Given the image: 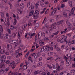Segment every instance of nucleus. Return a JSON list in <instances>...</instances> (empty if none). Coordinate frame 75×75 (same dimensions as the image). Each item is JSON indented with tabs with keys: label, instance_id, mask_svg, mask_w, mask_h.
I'll list each match as a JSON object with an SVG mask.
<instances>
[{
	"label": "nucleus",
	"instance_id": "f257e3e1",
	"mask_svg": "<svg viewBox=\"0 0 75 75\" xmlns=\"http://www.w3.org/2000/svg\"><path fill=\"white\" fill-rule=\"evenodd\" d=\"M6 57L5 56L3 55L1 57V63H4L6 61Z\"/></svg>",
	"mask_w": 75,
	"mask_h": 75
},
{
	"label": "nucleus",
	"instance_id": "f03ea898",
	"mask_svg": "<svg viewBox=\"0 0 75 75\" xmlns=\"http://www.w3.org/2000/svg\"><path fill=\"white\" fill-rule=\"evenodd\" d=\"M16 64L15 63V62L14 63V61H12L10 65L9 66L10 67H12V69H14V68H15V67H16V65L15 64Z\"/></svg>",
	"mask_w": 75,
	"mask_h": 75
},
{
	"label": "nucleus",
	"instance_id": "7ed1b4c3",
	"mask_svg": "<svg viewBox=\"0 0 75 75\" xmlns=\"http://www.w3.org/2000/svg\"><path fill=\"white\" fill-rule=\"evenodd\" d=\"M7 35H6L5 34H4L2 35V36H1V37H0V38L2 40H4L5 38H6L7 37Z\"/></svg>",
	"mask_w": 75,
	"mask_h": 75
},
{
	"label": "nucleus",
	"instance_id": "20e7f679",
	"mask_svg": "<svg viewBox=\"0 0 75 75\" xmlns=\"http://www.w3.org/2000/svg\"><path fill=\"white\" fill-rule=\"evenodd\" d=\"M67 41L66 39L65 38H63L60 40V43H62V42H65Z\"/></svg>",
	"mask_w": 75,
	"mask_h": 75
},
{
	"label": "nucleus",
	"instance_id": "39448f33",
	"mask_svg": "<svg viewBox=\"0 0 75 75\" xmlns=\"http://www.w3.org/2000/svg\"><path fill=\"white\" fill-rule=\"evenodd\" d=\"M33 16L34 18L35 19H37V18H38V15L35 13H34L33 15Z\"/></svg>",
	"mask_w": 75,
	"mask_h": 75
},
{
	"label": "nucleus",
	"instance_id": "423d86ee",
	"mask_svg": "<svg viewBox=\"0 0 75 75\" xmlns=\"http://www.w3.org/2000/svg\"><path fill=\"white\" fill-rule=\"evenodd\" d=\"M28 34L30 37V38H31L33 36H34L35 35V33H33L32 34L31 33H28Z\"/></svg>",
	"mask_w": 75,
	"mask_h": 75
},
{
	"label": "nucleus",
	"instance_id": "0eeeda50",
	"mask_svg": "<svg viewBox=\"0 0 75 75\" xmlns=\"http://www.w3.org/2000/svg\"><path fill=\"white\" fill-rule=\"evenodd\" d=\"M40 52H38V53H36L35 54V55L34 56V58L35 59H37L39 56L40 55Z\"/></svg>",
	"mask_w": 75,
	"mask_h": 75
},
{
	"label": "nucleus",
	"instance_id": "6e6552de",
	"mask_svg": "<svg viewBox=\"0 0 75 75\" xmlns=\"http://www.w3.org/2000/svg\"><path fill=\"white\" fill-rule=\"evenodd\" d=\"M70 62V60H67L66 61V65L67 67H68L70 65L69 63Z\"/></svg>",
	"mask_w": 75,
	"mask_h": 75
},
{
	"label": "nucleus",
	"instance_id": "1a4fd4ad",
	"mask_svg": "<svg viewBox=\"0 0 75 75\" xmlns=\"http://www.w3.org/2000/svg\"><path fill=\"white\" fill-rule=\"evenodd\" d=\"M71 11L69 13V16H74V10H72V9L71 10Z\"/></svg>",
	"mask_w": 75,
	"mask_h": 75
},
{
	"label": "nucleus",
	"instance_id": "9d476101",
	"mask_svg": "<svg viewBox=\"0 0 75 75\" xmlns=\"http://www.w3.org/2000/svg\"><path fill=\"white\" fill-rule=\"evenodd\" d=\"M3 29L2 27V26H1V28H0V37H1V36L2 35V34H3Z\"/></svg>",
	"mask_w": 75,
	"mask_h": 75
},
{
	"label": "nucleus",
	"instance_id": "9b49d317",
	"mask_svg": "<svg viewBox=\"0 0 75 75\" xmlns=\"http://www.w3.org/2000/svg\"><path fill=\"white\" fill-rule=\"evenodd\" d=\"M7 48L8 50H11L12 48V46L10 45H7Z\"/></svg>",
	"mask_w": 75,
	"mask_h": 75
},
{
	"label": "nucleus",
	"instance_id": "f8f14e48",
	"mask_svg": "<svg viewBox=\"0 0 75 75\" xmlns=\"http://www.w3.org/2000/svg\"><path fill=\"white\" fill-rule=\"evenodd\" d=\"M34 11H30L29 14V16H30V17L31 16H33V14H34Z\"/></svg>",
	"mask_w": 75,
	"mask_h": 75
},
{
	"label": "nucleus",
	"instance_id": "ddd939ff",
	"mask_svg": "<svg viewBox=\"0 0 75 75\" xmlns=\"http://www.w3.org/2000/svg\"><path fill=\"white\" fill-rule=\"evenodd\" d=\"M10 24V22L9 21H8L7 22L6 27H7H7H8Z\"/></svg>",
	"mask_w": 75,
	"mask_h": 75
},
{
	"label": "nucleus",
	"instance_id": "4468645a",
	"mask_svg": "<svg viewBox=\"0 0 75 75\" xmlns=\"http://www.w3.org/2000/svg\"><path fill=\"white\" fill-rule=\"evenodd\" d=\"M66 23L67 25H68V26H69L70 27H71V23H70V22H69V21H66Z\"/></svg>",
	"mask_w": 75,
	"mask_h": 75
},
{
	"label": "nucleus",
	"instance_id": "2eb2a0df",
	"mask_svg": "<svg viewBox=\"0 0 75 75\" xmlns=\"http://www.w3.org/2000/svg\"><path fill=\"white\" fill-rule=\"evenodd\" d=\"M46 48H47V47H46V46L42 47L41 49V50L40 51H42V52L44 51L46 49Z\"/></svg>",
	"mask_w": 75,
	"mask_h": 75
},
{
	"label": "nucleus",
	"instance_id": "dca6fc26",
	"mask_svg": "<svg viewBox=\"0 0 75 75\" xmlns=\"http://www.w3.org/2000/svg\"><path fill=\"white\" fill-rule=\"evenodd\" d=\"M46 49L45 50V52H48V51H50V47H47Z\"/></svg>",
	"mask_w": 75,
	"mask_h": 75
},
{
	"label": "nucleus",
	"instance_id": "f3484780",
	"mask_svg": "<svg viewBox=\"0 0 75 75\" xmlns=\"http://www.w3.org/2000/svg\"><path fill=\"white\" fill-rule=\"evenodd\" d=\"M50 39V38L48 37H46L45 38H44V39H42L43 41H45V40H49Z\"/></svg>",
	"mask_w": 75,
	"mask_h": 75
},
{
	"label": "nucleus",
	"instance_id": "a211bd4d",
	"mask_svg": "<svg viewBox=\"0 0 75 75\" xmlns=\"http://www.w3.org/2000/svg\"><path fill=\"white\" fill-rule=\"evenodd\" d=\"M28 75H30L31 73V70L30 69H28Z\"/></svg>",
	"mask_w": 75,
	"mask_h": 75
},
{
	"label": "nucleus",
	"instance_id": "6ab92c4d",
	"mask_svg": "<svg viewBox=\"0 0 75 75\" xmlns=\"http://www.w3.org/2000/svg\"><path fill=\"white\" fill-rule=\"evenodd\" d=\"M12 43H13V44H16H16L18 43V41L17 40H13L12 41Z\"/></svg>",
	"mask_w": 75,
	"mask_h": 75
},
{
	"label": "nucleus",
	"instance_id": "aec40b11",
	"mask_svg": "<svg viewBox=\"0 0 75 75\" xmlns=\"http://www.w3.org/2000/svg\"><path fill=\"white\" fill-rule=\"evenodd\" d=\"M0 67L1 68H5V65L3 64H1L0 65Z\"/></svg>",
	"mask_w": 75,
	"mask_h": 75
},
{
	"label": "nucleus",
	"instance_id": "412c9836",
	"mask_svg": "<svg viewBox=\"0 0 75 75\" xmlns=\"http://www.w3.org/2000/svg\"><path fill=\"white\" fill-rule=\"evenodd\" d=\"M51 27L53 29H56V28H57L56 26L55 25V24H52L51 25Z\"/></svg>",
	"mask_w": 75,
	"mask_h": 75
},
{
	"label": "nucleus",
	"instance_id": "4be33fe9",
	"mask_svg": "<svg viewBox=\"0 0 75 75\" xmlns=\"http://www.w3.org/2000/svg\"><path fill=\"white\" fill-rule=\"evenodd\" d=\"M20 59H18L15 61V64H18V63H19V62H20Z\"/></svg>",
	"mask_w": 75,
	"mask_h": 75
},
{
	"label": "nucleus",
	"instance_id": "5701e85b",
	"mask_svg": "<svg viewBox=\"0 0 75 75\" xmlns=\"http://www.w3.org/2000/svg\"><path fill=\"white\" fill-rule=\"evenodd\" d=\"M63 15L64 17L66 18H67L68 17V16L67 15V13L66 12H64L63 13Z\"/></svg>",
	"mask_w": 75,
	"mask_h": 75
},
{
	"label": "nucleus",
	"instance_id": "b1692460",
	"mask_svg": "<svg viewBox=\"0 0 75 75\" xmlns=\"http://www.w3.org/2000/svg\"><path fill=\"white\" fill-rule=\"evenodd\" d=\"M20 8H24V4H23V3H21L20 5Z\"/></svg>",
	"mask_w": 75,
	"mask_h": 75
},
{
	"label": "nucleus",
	"instance_id": "393cba45",
	"mask_svg": "<svg viewBox=\"0 0 75 75\" xmlns=\"http://www.w3.org/2000/svg\"><path fill=\"white\" fill-rule=\"evenodd\" d=\"M6 52V51L5 50H0V52L1 54H4Z\"/></svg>",
	"mask_w": 75,
	"mask_h": 75
},
{
	"label": "nucleus",
	"instance_id": "a878e982",
	"mask_svg": "<svg viewBox=\"0 0 75 75\" xmlns=\"http://www.w3.org/2000/svg\"><path fill=\"white\" fill-rule=\"evenodd\" d=\"M42 36V32H40L38 33V37L39 38H40V37H41Z\"/></svg>",
	"mask_w": 75,
	"mask_h": 75
},
{
	"label": "nucleus",
	"instance_id": "bb28decb",
	"mask_svg": "<svg viewBox=\"0 0 75 75\" xmlns=\"http://www.w3.org/2000/svg\"><path fill=\"white\" fill-rule=\"evenodd\" d=\"M69 4L70 7H72V6H73L72 5V1L69 2Z\"/></svg>",
	"mask_w": 75,
	"mask_h": 75
},
{
	"label": "nucleus",
	"instance_id": "cd10ccee",
	"mask_svg": "<svg viewBox=\"0 0 75 75\" xmlns=\"http://www.w3.org/2000/svg\"><path fill=\"white\" fill-rule=\"evenodd\" d=\"M39 4H40V2L39 1H38L36 4L35 5V7H36V8H38V7L39 6Z\"/></svg>",
	"mask_w": 75,
	"mask_h": 75
},
{
	"label": "nucleus",
	"instance_id": "c85d7f7f",
	"mask_svg": "<svg viewBox=\"0 0 75 75\" xmlns=\"http://www.w3.org/2000/svg\"><path fill=\"white\" fill-rule=\"evenodd\" d=\"M27 63H26V65H24L23 67V69H26L27 68Z\"/></svg>",
	"mask_w": 75,
	"mask_h": 75
},
{
	"label": "nucleus",
	"instance_id": "c756f323",
	"mask_svg": "<svg viewBox=\"0 0 75 75\" xmlns=\"http://www.w3.org/2000/svg\"><path fill=\"white\" fill-rule=\"evenodd\" d=\"M1 18H3L4 16V12H1Z\"/></svg>",
	"mask_w": 75,
	"mask_h": 75
},
{
	"label": "nucleus",
	"instance_id": "7c9ffc66",
	"mask_svg": "<svg viewBox=\"0 0 75 75\" xmlns=\"http://www.w3.org/2000/svg\"><path fill=\"white\" fill-rule=\"evenodd\" d=\"M53 59L52 57H49L47 59V60H50V61H52V60Z\"/></svg>",
	"mask_w": 75,
	"mask_h": 75
},
{
	"label": "nucleus",
	"instance_id": "2f4dec72",
	"mask_svg": "<svg viewBox=\"0 0 75 75\" xmlns=\"http://www.w3.org/2000/svg\"><path fill=\"white\" fill-rule=\"evenodd\" d=\"M15 55H17V57H18V56H20V55H21V53H19L18 52H16L15 53Z\"/></svg>",
	"mask_w": 75,
	"mask_h": 75
},
{
	"label": "nucleus",
	"instance_id": "473e14b6",
	"mask_svg": "<svg viewBox=\"0 0 75 75\" xmlns=\"http://www.w3.org/2000/svg\"><path fill=\"white\" fill-rule=\"evenodd\" d=\"M53 69H55L57 68V64H54L53 65L52 67Z\"/></svg>",
	"mask_w": 75,
	"mask_h": 75
},
{
	"label": "nucleus",
	"instance_id": "72a5a7b5",
	"mask_svg": "<svg viewBox=\"0 0 75 75\" xmlns=\"http://www.w3.org/2000/svg\"><path fill=\"white\" fill-rule=\"evenodd\" d=\"M11 37L10 36L8 35H7L6 38L7 39V40H10V39H11Z\"/></svg>",
	"mask_w": 75,
	"mask_h": 75
},
{
	"label": "nucleus",
	"instance_id": "f704fd0d",
	"mask_svg": "<svg viewBox=\"0 0 75 75\" xmlns=\"http://www.w3.org/2000/svg\"><path fill=\"white\" fill-rule=\"evenodd\" d=\"M39 27V24L38 23H36L35 26V29H37Z\"/></svg>",
	"mask_w": 75,
	"mask_h": 75
},
{
	"label": "nucleus",
	"instance_id": "c9c22d12",
	"mask_svg": "<svg viewBox=\"0 0 75 75\" xmlns=\"http://www.w3.org/2000/svg\"><path fill=\"white\" fill-rule=\"evenodd\" d=\"M49 56H50L51 55H52V54H53V52H49L47 54Z\"/></svg>",
	"mask_w": 75,
	"mask_h": 75
},
{
	"label": "nucleus",
	"instance_id": "e433bc0d",
	"mask_svg": "<svg viewBox=\"0 0 75 75\" xmlns=\"http://www.w3.org/2000/svg\"><path fill=\"white\" fill-rule=\"evenodd\" d=\"M42 62H40L38 64V67H41V66H42Z\"/></svg>",
	"mask_w": 75,
	"mask_h": 75
},
{
	"label": "nucleus",
	"instance_id": "4c0bfd02",
	"mask_svg": "<svg viewBox=\"0 0 75 75\" xmlns=\"http://www.w3.org/2000/svg\"><path fill=\"white\" fill-rule=\"evenodd\" d=\"M39 73H40V72H39V71H35L34 72V74L37 75V74H39Z\"/></svg>",
	"mask_w": 75,
	"mask_h": 75
},
{
	"label": "nucleus",
	"instance_id": "58836bf2",
	"mask_svg": "<svg viewBox=\"0 0 75 75\" xmlns=\"http://www.w3.org/2000/svg\"><path fill=\"white\" fill-rule=\"evenodd\" d=\"M63 21H64L62 20V21L58 22L57 23V24H58V25H59V24H62V22H63Z\"/></svg>",
	"mask_w": 75,
	"mask_h": 75
},
{
	"label": "nucleus",
	"instance_id": "ea45409f",
	"mask_svg": "<svg viewBox=\"0 0 75 75\" xmlns=\"http://www.w3.org/2000/svg\"><path fill=\"white\" fill-rule=\"evenodd\" d=\"M16 33H13L12 35H11V37L13 38H15V37H16Z\"/></svg>",
	"mask_w": 75,
	"mask_h": 75
},
{
	"label": "nucleus",
	"instance_id": "a19ab883",
	"mask_svg": "<svg viewBox=\"0 0 75 75\" xmlns=\"http://www.w3.org/2000/svg\"><path fill=\"white\" fill-rule=\"evenodd\" d=\"M35 14H38V15L39 14V13H40V12H39V11L38 10H36L35 11Z\"/></svg>",
	"mask_w": 75,
	"mask_h": 75
},
{
	"label": "nucleus",
	"instance_id": "79ce46f5",
	"mask_svg": "<svg viewBox=\"0 0 75 75\" xmlns=\"http://www.w3.org/2000/svg\"><path fill=\"white\" fill-rule=\"evenodd\" d=\"M47 67H49V69H51V68H52V66L51 65L49 64H47Z\"/></svg>",
	"mask_w": 75,
	"mask_h": 75
},
{
	"label": "nucleus",
	"instance_id": "37998d69",
	"mask_svg": "<svg viewBox=\"0 0 75 75\" xmlns=\"http://www.w3.org/2000/svg\"><path fill=\"white\" fill-rule=\"evenodd\" d=\"M42 35L43 37H45V34L44 32H43L42 33Z\"/></svg>",
	"mask_w": 75,
	"mask_h": 75
},
{
	"label": "nucleus",
	"instance_id": "c03bdc74",
	"mask_svg": "<svg viewBox=\"0 0 75 75\" xmlns=\"http://www.w3.org/2000/svg\"><path fill=\"white\" fill-rule=\"evenodd\" d=\"M27 7L28 8H30V7H31V5H30V3H28V4Z\"/></svg>",
	"mask_w": 75,
	"mask_h": 75
},
{
	"label": "nucleus",
	"instance_id": "a18cd8bd",
	"mask_svg": "<svg viewBox=\"0 0 75 75\" xmlns=\"http://www.w3.org/2000/svg\"><path fill=\"white\" fill-rule=\"evenodd\" d=\"M58 59V61H61L62 59V58L61 57H59L57 58Z\"/></svg>",
	"mask_w": 75,
	"mask_h": 75
},
{
	"label": "nucleus",
	"instance_id": "49530a36",
	"mask_svg": "<svg viewBox=\"0 0 75 75\" xmlns=\"http://www.w3.org/2000/svg\"><path fill=\"white\" fill-rule=\"evenodd\" d=\"M18 38H19V39H20V32L19 31L18 32Z\"/></svg>",
	"mask_w": 75,
	"mask_h": 75
},
{
	"label": "nucleus",
	"instance_id": "de8ad7c7",
	"mask_svg": "<svg viewBox=\"0 0 75 75\" xmlns=\"http://www.w3.org/2000/svg\"><path fill=\"white\" fill-rule=\"evenodd\" d=\"M7 31L8 32V34H11V30L9 29H8L7 30Z\"/></svg>",
	"mask_w": 75,
	"mask_h": 75
},
{
	"label": "nucleus",
	"instance_id": "09e8293b",
	"mask_svg": "<svg viewBox=\"0 0 75 75\" xmlns=\"http://www.w3.org/2000/svg\"><path fill=\"white\" fill-rule=\"evenodd\" d=\"M44 27L45 28H47V23L46 22H45L44 24Z\"/></svg>",
	"mask_w": 75,
	"mask_h": 75
},
{
	"label": "nucleus",
	"instance_id": "8fccbe9b",
	"mask_svg": "<svg viewBox=\"0 0 75 75\" xmlns=\"http://www.w3.org/2000/svg\"><path fill=\"white\" fill-rule=\"evenodd\" d=\"M58 33H59V31H58L56 33H53V35H57V34H58Z\"/></svg>",
	"mask_w": 75,
	"mask_h": 75
},
{
	"label": "nucleus",
	"instance_id": "3c124183",
	"mask_svg": "<svg viewBox=\"0 0 75 75\" xmlns=\"http://www.w3.org/2000/svg\"><path fill=\"white\" fill-rule=\"evenodd\" d=\"M49 30L50 31H52V28L51 27H50L49 28Z\"/></svg>",
	"mask_w": 75,
	"mask_h": 75
},
{
	"label": "nucleus",
	"instance_id": "603ef678",
	"mask_svg": "<svg viewBox=\"0 0 75 75\" xmlns=\"http://www.w3.org/2000/svg\"><path fill=\"white\" fill-rule=\"evenodd\" d=\"M28 25L29 26H32V25H33V23H32L29 22L28 23Z\"/></svg>",
	"mask_w": 75,
	"mask_h": 75
},
{
	"label": "nucleus",
	"instance_id": "864d4df0",
	"mask_svg": "<svg viewBox=\"0 0 75 75\" xmlns=\"http://www.w3.org/2000/svg\"><path fill=\"white\" fill-rule=\"evenodd\" d=\"M54 47V48H58V45H56Z\"/></svg>",
	"mask_w": 75,
	"mask_h": 75
},
{
	"label": "nucleus",
	"instance_id": "5fc2aeb1",
	"mask_svg": "<svg viewBox=\"0 0 75 75\" xmlns=\"http://www.w3.org/2000/svg\"><path fill=\"white\" fill-rule=\"evenodd\" d=\"M35 54H36V53H35L32 54H31L30 55V56H32V57H34L35 55Z\"/></svg>",
	"mask_w": 75,
	"mask_h": 75
},
{
	"label": "nucleus",
	"instance_id": "6e6d98bb",
	"mask_svg": "<svg viewBox=\"0 0 75 75\" xmlns=\"http://www.w3.org/2000/svg\"><path fill=\"white\" fill-rule=\"evenodd\" d=\"M65 7V5L64 4H62L61 5V8H64Z\"/></svg>",
	"mask_w": 75,
	"mask_h": 75
},
{
	"label": "nucleus",
	"instance_id": "4d7b16f0",
	"mask_svg": "<svg viewBox=\"0 0 75 75\" xmlns=\"http://www.w3.org/2000/svg\"><path fill=\"white\" fill-rule=\"evenodd\" d=\"M56 11H57V9H56V8H54L53 12H54L55 13H56Z\"/></svg>",
	"mask_w": 75,
	"mask_h": 75
},
{
	"label": "nucleus",
	"instance_id": "13d9d810",
	"mask_svg": "<svg viewBox=\"0 0 75 75\" xmlns=\"http://www.w3.org/2000/svg\"><path fill=\"white\" fill-rule=\"evenodd\" d=\"M54 13H55V12L52 11L51 13V14L50 15V16H53L54 15Z\"/></svg>",
	"mask_w": 75,
	"mask_h": 75
},
{
	"label": "nucleus",
	"instance_id": "bf43d9fd",
	"mask_svg": "<svg viewBox=\"0 0 75 75\" xmlns=\"http://www.w3.org/2000/svg\"><path fill=\"white\" fill-rule=\"evenodd\" d=\"M50 22H54V20L53 19H50Z\"/></svg>",
	"mask_w": 75,
	"mask_h": 75
},
{
	"label": "nucleus",
	"instance_id": "052dcab7",
	"mask_svg": "<svg viewBox=\"0 0 75 75\" xmlns=\"http://www.w3.org/2000/svg\"><path fill=\"white\" fill-rule=\"evenodd\" d=\"M75 43V41L74 40H72L71 42V44H74Z\"/></svg>",
	"mask_w": 75,
	"mask_h": 75
},
{
	"label": "nucleus",
	"instance_id": "680f3d73",
	"mask_svg": "<svg viewBox=\"0 0 75 75\" xmlns=\"http://www.w3.org/2000/svg\"><path fill=\"white\" fill-rule=\"evenodd\" d=\"M64 59H65L66 60H67V59H68V58L67 57H66V56H64Z\"/></svg>",
	"mask_w": 75,
	"mask_h": 75
},
{
	"label": "nucleus",
	"instance_id": "e2e57ef3",
	"mask_svg": "<svg viewBox=\"0 0 75 75\" xmlns=\"http://www.w3.org/2000/svg\"><path fill=\"white\" fill-rule=\"evenodd\" d=\"M61 62L62 64L63 65H64V62L63 61H62Z\"/></svg>",
	"mask_w": 75,
	"mask_h": 75
},
{
	"label": "nucleus",
	"instance_id": "0e129e2a",
	"mask_svg": "<svg viewBox=\"0 0 75 75\" xmlns=\"http://www.w3.org/2000/svg\"><path fill=\"white\" fill-rule=\"evenodd\" d=\"M46 33L47 34H49L50 33V31H47L46 32Z\"/></svg>",
	"mask_w": 75,
	"mask_h": 75
},
{
	"label": "nucleus",
	"instance_id": "69168bd1",
	"mask_svg": "<svg viewBox=\"0 0 75 75\" xmlns=\"http://www.w3.org/2000/svg\"><path fill=\"white\" fill-rule=\"evenodd\" d=\"M6 63L7 64H8L9 63H10V61L9 60H7L6 62Z\"/></svg>",
	"mask_w": 75,
	"mask_h": 75
},
{
	"label": "nucleus",
	"instance_id": "338daca9",
	"mask_svg": "<svg viewBox=\"0 0 75 75\" xmlns=\"http://www.w3.org/2000/svg\"><path fill=\"white\" fill-rule=\"evenodd\" d=\"M42 75H46V73L45 72H42Z\"/></svg>",
	"mask_w": 75,
	"mask_h": 75
},
{
	"label": "nucleus",
	"instance_id": "774afa93",
	"mask_svg": "<svg viewBox=\"0 0 75 75\" xmlns=\"http://www.w3.org/2000/svg\"><path fill=\"white\" fill-rule=\"evenodd\" d=\"M14 75H18V73H17L16 72H15L14 73Z\"/></svg>",
	"mask_w": 75,
	"mask_h": 75
}]
</instances>
